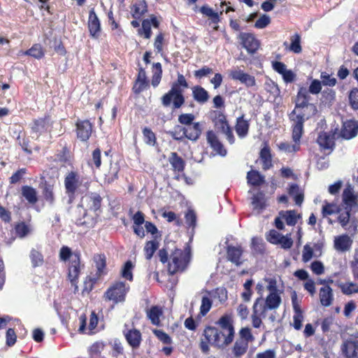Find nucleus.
Wrapping results in <instances>:
<instances>
[{
	"mask_svg": "<svg viewBox=\"0 0 358 358\" xmlns=\"http://www.w3.org/2000/svg\"><path fill=\"white\" fill-rule=\"evenodd\" d=\"M145 143L150 146H155L157 144L156 134L149 127H145L142 130Z\"/></svg>",
	"mask_w": 358,
	"mask_h": 358,
	"instance_id": "nucleus-53",
	"label": "nucleus"
},
{
	"mask_svg": "<svg viewBox=\"0 0 358 358\" xmlns=\"http://www.w3.org/2000/svg\"><path fill=\"white\" fill-rule=\"evenodd\" d=\"M192 259L189 246L187 245L183 250L176 248L169 257L167 264V271L173 275L177 273L184 272L188 267Z\"/></svg>",
	"mask_w": 358,
	"mask_h": 358,
	"instance_id": "nucleus-4",
	"label": "nucleus"
},
{
	"mask_svg": "<svg viewBox=\"0 0 358 358\" xmlns=\"http://www.w3.org/2000/svg\"><path fill=\"white\" fill-rule=\"evenodd\" d=\"M352 243V239L347 234L336 236L334 241V248L341 252L349 250L351 248Z\"/></svg>",
	"mask_w": 358,
	"mask_h": 358,
	"instance_id": "nucleus-35",
	"label": "nucleus"
},
{
	"mask_svg": "<svg viewBox=\"0 0 358 358\" xmlns=\"http://www.w3.org/2000/svg\"><path fill=\"white\" fill-rule=\"evenodd\" d=\"M152 76L151 83L154 87H156L159 85L161 82L162 77V64L159 62L154 63L152 65Z\"/></svg>",
	"mask_w": 358,
	"mask_h": 358,
	"instance_id": "nucleus-47",
	"label": "nucleus"
},
{
	"mask_svg": "<svg viewBox=\"0 0 358 358\" xmlns=\"http://www.w3.org/2000/svg\"><path fill=\"white\" fill-rule=\"evenodd\" d=\"M291 131L292 139L294 143L290 144L288 142H281L278 145V149L286 153L296 152L299 151L301 148V139L303 133L294 128H291Z\"/></svg>",
	"mask_w": 358,
	"mask_h": 358,
	"instance_id": "nucleus-13",
	"label": "nucleus"
},
{
	"mask_svg": "<svg viewBox=\"0 0 358 358\" xmlns=\"http://www.w3.org/2000/svg\"><path fill=\"white\" fill-rule=\"evenodd\" d=\"M229 77L234 80H238L247 87H254L256 85L255 78L242 70H231Z\"/></svg>",
	"mask_w": 358,
	"mask_h": 358,
	"instance_id": "nucleus-21",
	"label": "nucleus"
},
{
	"mask_svg": "<svg viewBox=\"0 0 358 358\" xmlns=\"http://www.w3.org/2000/svg\"><path fill=\"white\" fill-rule=\"evenodd\" d=\"M310 99L307 89L300 87L296 96L294 108L288 115L291 128L304 133V122L317 113L315 105L310 103Z\"/></svg>",
	"mask_w": 358,
	"mask_h": 358,
	"instance_id": "nucleus-2",
	"label": "nucleus"
},
{
	"mask_svg": "<svg viewBox=\"0 0 358 358\" xmlns=\"http://www.w3.org/2000/svg\"><path fill=\"white\" fill-rule=\"evenodd\" d=\"M123 334L130 346L133 348H138L142 341L141 333L136 329H125Z\"/></svg>",
	"mask_w": 358,
	"mask_h": 358,
	"instance_id": "nucleus-29",
	"label": "nucleus"
},
{
	"mask_svg": "<svg viewBox=\"0 0 358 358\" xmlns=\"http://www.w3.org/2000/svg\"><path fill=\"white\" fill-rule=\"evenodd\" d=\"M160 22L155 15H150L149 19H145L142 21V27L138 29V34L140 36H143L146 39L150 38L152 36L151 27L155 29H159Z\"/></svg>",
	"mask_w": 358,
	"mask_h": 358,
	"instance_id": "nucleus-20",
	"label": "nucleus"
},
{
	"mask_svg": "<svg viewBox=\"0 0 358 358\" xmlns=\"http://www.w3.org/2000/svg\"><path fill=\"white\" fill-rule=\"evenodd\" d=\"M338 129L331 130L329 132L322 131L319 134L317 143L323 150H333L335 147V141L338 137Z\"/></svg>",
	"mask_w": 358,
	"mask_h": 358,
	"instance_id": "nucleus-16",
	"label": "nucleus"
},
{
	"mask_svg": "<svg viewBox=\"0 0 358 358\" xmlns=\"http://www.w3.org/2000/svg\"><path fill=\"white\" fill-rule=\"evenodd\" d=\"M247 182L249 185L259 187L265 182V178L257 170H250L247 173Z\"/></svg>",
	"mask_w": 358,
	"mask_h": 358,
	"instance_id": "nucleus-37",
	"label": "nucleus"
},
{
	"mask_svg": "<svg viewBox=\"0 0 358 358\" xmlns=\"http://www.w3.org/2000/svg\"><path fill=\"white\" fill-rule=\"evenodd\" d=\"M64 184L65 192L71 201H73L76 196L80 193L81 188L87 190L91 182L82 176L77 171H71L64 176Z\"/></svg>",
	"mask_w": 358,
	"mask_h": 358,
	"instance_id": "nucleus-5",
	"label": "nucleus"
},
{
	"mask_svg": "<svg viewBox=\"0 0 358 358\" xmlns=\"http://www.w3.org/2000/svg\"><path fill=\"white\" fill-rule=\"evenodd\" d=\"M120 167L117 165H113L111 163L109 166L108 171L105 173L103 178V182L106 185H110L118 179V174L120 172Z\"/></svg>",
	"mask_w": 358,
	"mask_h": 358,
	"instance_id": "nucleus-42",
	"label": "nucleus"
},
{
	"mask_svg": "<svg viewBox=\"0 0 358 358\" xmlns=\"http://www.w3.org/2000/svg\"><path fill=\"white\" fill-rule=\"evenodd\" d=\"M351 211H354V210H350V208H347L345 207L344 210L339 209L338 211L339 213L338 217V221L339 222L341 225L347 230H350V228H348L347 225L350 222Z\"/></svg>",
	"mask_w": 358,
	"mask_h": 358,
	"instance_id": "nucleus-51",
	"label": "nucleus"
},
{
	"mask_svg": "<svg viewBox=\"0 0 358 358\" xmlns=\"http://www.w3.org/2000/svg\"><path fill=\"white\" fill-rule=\"evenodd\" d=\"M147 11L148 5L145 0L135 3L131 7V16L136 20H141Z\"/></svg>",
	"mask_w": 358,
	"mask_h": 358,
	"instance_id": "nucleus-39",
	"label": "nucleus"
},
{
	"mask_svg": "<svg viewBox=\"0 0 358 358\" xmlns=\"http://www.w3.org/2000/svg\"><path fill=\"white\" fill-rule=\"evenodd\" d=\"M343 201L345 208L354 210V212L358 210L357 197L354 194L350 187L344 189L343 192Z\"/></svg>",
	"mask_w": 358,
	"mask_h": 358,
	"instance_id": "nucleus-28",
	"label": "nucleus"
},
{
	"mask_svg": "<svg viewBox=\"0 0 358 358\" xmlns=\"http://www.w3.org/2000/svg\"><path fill=\"white\" fill-rule=\"evenodd\" d=\"M290 45L289 50L296 54H299L302 52V47L301 45V36L299 33H295L290 36Z\"/></svg>",
	"mask_w": 358,
	"mask_h": 358,
	"instance_id": "nucleus-48",
	"label": "nucleus"
},
{
	"mask_svg": "<svg viewBox=\"0 0 358 358\" xmlns=\"http://www.w3.org/2000/svg\"><path fill=\"white\" fill-rule=\"evenodd\" d=\"M259 159L261 160L264 171H267L273 167L271 149L267 142L264 143V146L260 150Z\"/></svg>",
	"mask_w": 358,
	"mask_h": 358,
	"instance_id": "nucleus-25",
	"label": "nucleus"
},
{
	"mask_svg": "<svg viewBox=\"0 0 358 358\" xmlns=\"http://www.w3.org/2000/svg\"><path fill=\"white\" fill-rule=\"evenodd\" d=\"M216 324L219 328L208 326L203 331L205 340L201 341L200 348L205 354L210 350L209 344L218 348H224L234 341L235 329L230 315H222L216 322Z\"/></svg>",
	"mask_w": 358,
	"mask_h": 358,
	"instance_id": "nucleus-1",
	"label": "nucleus"
},
{
	"mask_svg": "<svg viewBox=\"0 0 358 358\" xmlns=\"http://www.w3.org/2000/svg\"><path fill=\"white\" fill-rule=\"evenodd\" d=\"M255 341L251 329L242 327L238 331V337L236 340L231 349L232 354L236 358H241L248 351L249 343Z\"/></svg>",
	"mask_w": 358,
	"mask_h": 358,
	"instance_id": "nucleus-7",
	"label": "nucleus"
},
{
	"mask_svg": "<svg viewBox=\"0 0 358 358\" xmlns=\"http://www.w3.org/2000/svg\"><path fill=\"white\" fill-rule=\"evenodd\" d=\"M76 134L78 140L87 142L93 133V124L89 120L78 119L75 124Z\"/></svg>",
	"mask_w": 358,
	"mask_h": 358,
	"instance_id": "nucleus-12",
	"label": "nucleus"
},
{
	"mask_svg": "<svg viewBox=\"0 0 358 358\" xmlns=\"http://www.w3.org/2000/svg\"><path fill=\"white\" fill-rule=\"evenodd\" d=\"M87 27L90 36L94 38H98L101 33V23L94 8H92L89 13Z\"/></svg>",
	"mask_w": 358,
	"mask_h": 358,
	"instance_id": "nucleus-23",
	"label": "nucleus"
},
{
	"mask_svg": "<svg viewBox=\"0 0 358 358\" xmlns=\"http://www.w3.org/2000/svg\"><path fill=\"white\" fill-rule=\"evenodd\" d=\"M171 87L184 91L185 89L189 87V85L185 77L182 74L178 73L177 80L171 84Z\"/></svg>",
	"mask_w": 358,
	"mask_h": 358,
	"instance_id": "nucleus-63",
	"label": "nucleus"
},
{
	"mask_svg": "<svg viewBox=\"0 0 358 358\" xmlns=\"http://www.w3.org/2000/svg\"><path fill=\"white\" fill-rule=\"evenodd\" d=\"M345 358H358V331L351 334L341 345Z\"/></svg>",
	"mask_w": 358,
	"mask_h": 358,
	"instance_id": "nucleus-11",
	"label": "nucleus"
},
{
	"mask_svg": "<svg viewBox=\"0 0 358 358\" xmlns=\"http://www.w3.org/2000/svg\"><path fill=\"white\" fill-rule=\"evenodd\" d=\"M168 161L171 166L172 171L176 174L174 179L179 180L182 176L185 179L187 178L183 173L186 162L176 152H171L170 153Z\"/></svg>",
	"mask_w": 358,
	"mask_h": 358,
	"instance_id": "nucleus-15",
	"label": "nucleus"
},
{
	"mask_svg": "<svg viewBox=\"0 0 358 358\" xmlns=\"http://www.w3.org/2000/svg\"><path fill=\"white\" fill-rule=\"evenodd\" d=\"M206 139L208 143L214 151L221 156L226 155L227 150L224 149L222 143L220 141L217 136L213 131L209 130L206 132Z\"/></svg>",
	"mask_w": 358,
	"mask_h": 358,
	"instance_id": "nucleus-27",
	"label": "nucleus"
},
{
	"mask_svg": "<svg viewBox=\"0 0 358 358\" xmlns=\"http://www.w3.org/2000/svg\"><path fill=\"white\" fill-rule=\"evenodd\" d=\"M14 229L16 236L20 238H23L28 236L31 231L30 225L23 221L17 222L15 224Z\"/></svg>",
	"mask_w": 358,
	"mask_h": 358,
	"instance_id": "nucleus-46",
	"label": "nucleus"
},
{
	"mask_svg": "<svg viewBox=\"0 0 358 358\" xmlns=\"http://www.w3.org/2000/svg\"><path fill=\"white\" fill-rule=\"evenodd\" d=\"M212 114H213L212 121L215 126L218 127L221 131L224 130V128L229 125L224 111L213 110Z\"/></svg>",
	"mask_w": 358,
	"mask_h": 358,
	"instance_id": "nucleus-38",
	"label": "nucleus"
},
{
	"mask_svg": "<svg viewBox=\"0 0 358 358\" xmlns=\"http://www.w3.org/2000/svg\"><path fill=\"white\" fill-rule=\"evenodd\" d=\"M53 122L50 114H45L43 117L34 119L29 124L31 132L36 134L37 137L50 131Z\"/></svg>",
	"mask_w": 358,
	"mask_h": 358,
	"instance_id": "nucleus-10",
	"label": "nucleus"
},
{
	"mask_svg": "<svg viewBox=\"0 0 358 358\" xmlns=\"http://www.w3.org/2000/svg\"><path fill=\"white\" fill-rule=\"evenodd\" d=\"M105 346L106 344L103 341L94 342L92 345H90L88 350L90 357L93 358L99 357Z\"/></svg>",
	"mask_w": 358,
	"mask_h": 358,
	"instance_id": "nucleus-55",
	"label": "nucleus"
},
{
	"mask_svg": "<svg viewBox=\"0 0 358 358\" xmlns=\"http://www.w3.org/2000/svg\"><path fill=\"white\" fill-rule=\"evenodd\" d=\"M81 255L80 251H75L73 259H70L68 268V277L71 285L76 286L79 275L80 274Z\"/></svg>",
	"mask_w": 358,
	"mask_h": 358,
	"instance_id": "nucleus-14",
	"label": "nucleus"
},
{
	"mask_svg": "<svg viewBox=\"0 0 358 358\" xmlns=\"http://www.w3.org/2000/svg\"><path fill=\"white\" fill-rule=\"evenodd\" d=\"M252 203L255 209L263 210L266 207L264 194L262 192H258L252 197Z\"/></svg>",
	"mask_w": 358,
	"mask_h": 358,
	"instance_id": "nucleus-59",
	"label": "nucleus"
},
{
	"mask_svg": "<svg viewBox=\"0 0 358 358\" xmlns=\"http://www.w3.org/2000/svg\"><path fill=\"white\" fill-rule=\"evenodd\" d=\"M238 39L248 53H255L259 48V42L252 34L242 32L238 36Z\"/></svg>",
	"mask_w": 358,
	"mask_h": 358,
	"instance_id": "nucleus-19",
	"label": "nucleus"
},
{
	"mask_svg": "<svg viewBox=\"0 0 358 358\" xmlns=\"http://www.w3.org/2000/svg\"><path fill=\"white\" fill-rule=\"evenodd\" d=\"M227 259L237 266L243 264L241 260L243 249L241 245H227L226 248Z\"/></svg>",
	"mask_w": 358,
	"mask_h": 358,
	"instance_id": "nucleus-22",
	"label": "nucleus"
},
{
	"mask_svg": "<svg viewBox=\"0 0 358 358\" xmlns=\"http://www.w3.org/2000/svg\"><path fill=\"white\" fill-rule=\"evenodd\" d=\"M200 12L209 17L213 24H217L220 22V15H222V11L220 13L215 12L213 8L208 5H203L200 8Z\"/></svg>",
	"mask_w": 358,
	"mask_h": 358,
	"instance_id": "nucleus-43",
	"label": "nucleus"
},
{
	"mask_svg": "<svg viewBox=\"0 0 358 358\" xmlns=\"http://www.w3.org/2000/svg\"><path fill=\"white\" fill-rule=\"evenodd\" d=\"M282 302V299L280 294L269 293L264 302L262 298V301L259 302V308L263 309L264 311L268 310H275L277 309Z\"/></svg>",
	"mask_w": 358,
	"mask_h": 358,
	"instance_id": "nucleus-24",
	"label": "nucleus"
},
{
	"mask_svg": "<svg viewBox=\"0 0 358 358\" xmlns=\"http://www.w3.org/2000/svg\"><path fill=\"white\" fill-rule=\"evenodd\" d=\"M129 290L130 286L125 282L115 281L107 289L104 293V297L114 303H122L125 301Z\"/></svg>",
	"mask_w": 358,
	"mask_h": 358,
	"instance_id": "nucleus-8",
	"label": "nucleus"
},
{
	"mask_svg": "<svg viewBox=\"0 0 358 358\" xmlns=\"http://www.w3.org/2000/svg\"><path fill=\"white\" fill-rule=\"evenodd\" d=\"M102 197L99 193L89 192L82 199V203L78 205L76 208L74 217V222L78 226H83L87 228L93 227L96 223L95 217L89 216L87 211L94 212L98 215L97 212L100 211L102 203Z\"/></svg>",
	"mask_w": 358,
	"mask_h": 358,
	"instance_id": "nucleus-3",
	"label": "nucleus"
},
{
	"mask_svg": "<svg viewBox=\"0 0 358 358\" xmlns=\"http://www.w3.org/2000/svg\"><path fill=\"white\" fill-rule=\"evenodd\" d=\"M287 192L294 199L296 205L301 206L304 199L303 192L296 183H291L287 189Z\"/></svg>",
	"mask_w": 358,
	"mask_h": 358,
	"instance_id": "nucleus-36",
	"label": "nucleus"
},
{
	"mask_svg": "<svg viewBox=\"0 0 358 358\" xmlns=\"http://www.w3.org/2000/svg\"><path fill=\"white\" fill-rule=\"evenodd\" d=\"M89 167L94 169H100L101 166V150L100 148H95L87 162Z\"/></svg>",
	"mask_w": 358,
	"mask_h": 358,
	"instance_id": "nucleus-40",
	"label": "nucleus"
},
{
	"mask_svg": "<svg viewBox=\"0 0 358 358\" xmlns=\"http://www.w3.org/2000/svg\"><path fill=\"white\" fill-rule=\"evenodd\" d=\"M202 133V126L200 122H196L189 125H176L174 129L169 132L173 139L182 141L187 138L191 141H196Z\"/></svg>",
	"mask_w": 358,
	"mask_h": 358,
	"instance_id": "nucleus-6",
	"label": "nucleus"
},
{
	"mask_svg": "<svg viewBox=\"0 0 358 358\" xmlns=\"http://www.w3.org/2000/svg\"><path fill=\"white\" fill-rule=\"evenodd\" d=\"M262 301V297L257 298L252 306V313L251 315L252 324L253 327L259 328L262 324V318L266 317V311H262L263 309L259 308V302Z\"/></svg>",
	"mask_w": 358,
	"mask_h": 358,
	"instance_id": "nucleus-26",
	"label": "nucleus"
},
{
	"mask_svg": "<svg viewBox=\"0 0 358 358\" xmlns=\"http://www.w3.org/2000/svg\"><path fill=\"white\" fill-rule=\"evenodd\" d=\"M21 196L31 205H35L38 201L37 190L30 185L21 187Z\"/></svg>",
	"mask_w": 358,
	"mask_h": 358,
	"instance_id": "nucleus-30",
	"label": "nucleus"
},
{
	"mask_svg": "<svg viewBox=\"0 0 358 358\" xmlns=\"http://www.w3.org/2000/svg\"><path fill=\"white\" fill-rule=\"evenodd\" d=\"M341 291L344 295H352L358 293V284L346 281L343 285H341Z\"/></svg>",
	"mask_w": 358,
	"mask_h": 358,
	"instance_id": "nucleus-54",
	"label": "nucleus"
},
{
	"mask_svg": "<svg viewBox=\"0 0 358 358\" xmlns=\"http://www.w3.org/2000/svg\"><path fill=\"white\" fill-rule=\"evenodd\" d=\"M134 268V264H132L131 261L128 260L127 261L121 270V276L131 282L134 280V275H133V269Z\"/></svg>",
	"mask_w": 358,
	"mask_h": 358,
	"instance_id": "nucleus-52",
	"label": "nucleus"
},
{
	"mask_svg": "<svg viewBox=\"0 0 358 358\" xmlns=\"http://www.w3.org/2000/svg\"><path fill=\"white\" fill-rule=\"evenodd\" d=\"M321 83L322 85L327 87H334L337 84L336 79L327 72H322L320 74Z\"/></svg>",
	"mask_w": 358,
	"mask_h": 358,
	"instance_id": "nucleus-61",
	"label": "nucleus"
},
{
	"mask_svg": "<svg viewBox=\"0 0 358 358\" xmlns=\"http://www.w3.org/2000/svg\"><path fill=\"white\" fill-rule=\"evenodd\" d=\"M29 257L32 266L34 268L41 266L44 263L43 255L36 249L32 248L31 250Z\"/></svg>",
	"mask_w": 358,
	"mask_h": 358,
	"instance_id": "nucleus-49",
	"label": "nucleus"
},
{
	"mask_svg": "<svg viewBox=\"0 0 358 358\" xmlns=\"http://www.w3.org/2000/svg\"><path fill=\"white\" fill-rule=\"evenodd\" d=\"M251 249L254 255H263L265 252V244L262 238L253 237L251 241Z\"/></svg>",
	"mask_w": 358,
	"mask_h": 358,
	"instance_id": "nucleus-50",
	"label": "nucleus"
},
{
	"mask_svg": "<svg viewBox=\"0 0 358 358\" xmlns=\"http://www.w3.org/2000/svg\"><path fill=\"white\" fill-rule=\"evenodd\" d=\"M159 247V242L157 239H153L145 242L143 252L145 257L147 260H150L153 257L155 252Z\"/></svg>",
	"mask_w": 358,
	"mask_h": 358,
	"instance_id": "nucleus-41",
	"label": "nucleus"
},
{
	"mask_svg": "<svg viewBox=\"0 0 358 358\" xmlns=\"http://www.w3.org/2000/svg\"><path fill=\"white\" fill-rule=\"evenodd\" d=\"M22 55L31 56L34 58L40 59L44 57L45 52L41 44L35 43L31 48L22 52Z\"/></svg>",
	"mask_w": 358,
	"mask_h": 358,
	"instance_id": "nucleus-44",
	"label": "nucleus"
},
{
	"mask_svg": "<svg viewBox=\"0 0 358 358\" xmlns=\"http://www.w3.org/2000/svg\"><path fill=\"white\" fill-rule=\"evenodd\" d=\"M358 134V122L354 120H346L343 122L338 137L350 140Z\"/></svg>",
	"mask_w": 358,
	"mask_h": 358,
	"instance_id": "nucleus-18",
	"label": "nucleus"
},
{
	"mask_svg": "<svg viewBox=\"0 0 358 358\" xmlns=\"http://www.w3.org/2000/svg\"><path fill=\"white\" fill-rule=\"evenodd\" d=\"M319 298L320 302L322 306H330L334 301V293L331 287L328 285L322 287L320 289Z\"/></svg>",
	"mask_w": 358,
	"mask_h": 358,
	"instance_id": "nucleus-31",
	"label": "nucleus"
},
{
	"mask_svg": "<svg viewBox=\"0 0 358 358\" xmlns=\"http://www.w3.org/2000/svg\"><path fill=\"white\" fill-rule=\"evenodd\" d=\"M192 94L194 100L199 104L206 103L210 99L208 92L201 85H195L192 87Z\"/></svg>",
	"mask_w": 358,
	"mask_h": 358,
	"instance_id": "nucleus-32",
	"label": "nucleus"
},
{
	"mask_svg": "<svg viewBox=\"0 0 358 358\" xmlns=\"http://www.w3.org/2000/svg\"><path fill=\"white\" fill-rule=\"evenodd\" d=\"M40 187L42 189V195L44 200L50 205H53L55 201V195L54 193V185L45 180L41 182Z\"/></svg>",
	"mask_w": 358,
	"mask_h": 358,
	"instance_id": "nucleus-34",
	"label": "nucleus"
},
{
	"mask_svg": "<svg viewBox=\"0 0 358 358\" xmlns=\"http://www.w3.org/2000/svg\"><path fill=\"white\" fill-rule=\"evenodd\" d=\"M162 310L157 306H152L148 312V318L152 324L158 325L159 323V316L162 315Z\"/></svg>",
	"mask_w": 358,
	"mask_h": 358,
	"instance_id": "nucleus-58",
	"label": "nucleus"
},
{
	"mask_svg": "<svg viewBox=\"0 0 358 358\" xmlns=\"http://www.w3.org/2000/svg\"><path fill=\"white\" fill-rule=\"evenodd\" d=\"M250 122L245 119V115L243 114L236 118L235 130L240 138H245L249 132Z\"/></svg>",
	"mask_w": 358,
	"mask_h": 358,
	"instance_id": "nucleus-33",
	"label": "nucleus"
},
{
	"mask_svg": "<svg viewBox=\"0 0 358 358\" xmlns=\"http://www.w3.org/2000/svg\"><path fill=\"white\" fill-rule=\"evenodd\" d=\"M149 87V81L148 79H138L136 78L132 90L134 94H138L142 92L144 90Z\"/></svg>",
	"mask_w": 358,
	"mask_h": 358,
	"instance_id": "nucleus-57",
	"label": "nucleus"
},
{
	"mask_svg": "<svg viewBox=\"0 0 358 358\" xmlns=\"http://www.w3.org/2000/svg\"><path fill=\"white\" fill-rule=\"evenodd\" d=\"M213 301L207 296H203L201 299V304L200 306V315L205 316L210 310L212 307Z\"/></svg>",
	"mask_w": 358,
	"mask_h": 358,
	"instance_id": "nucleus-62",
	"label": "nucleus"
},
{
	"mask_svg": "<svg viewBox=\"0 0 358 358\" xmlns=\"http://www.w3.org/2000/svg\"><path fill=\"white\" fill-rule=\"evenodd\" d=\"M349 101L351 108L354 110L358 109V89L353 88L349 94Z\"/></svg>",
	"mask_w": 358,
	"mask_h": 358,
	"instance_id": "nucleus-64",
	"label": "nucleus"
},
{
	"mask_svg": "<svg viewBox=\"0 0 358 358\" xmlns=\"http://www.w3.org/2000/svg\"><path fill=\"white\" fill-rule=\"evenodd\" d=\"M74 160L75 156L71 150V147L65 143L62 150L57 151L54 162L60 163L62 166H69L73 167Z\"/></svg>",
	"mask_w": 358,
	"mask_h": 358,
	"instance_id": "nucleus-17",
	"label": "nucleus"
},
{
	"mask_svg": "<svg viewBox=\"0 0 358 358\" xmlns=\"http://www.w3.org/2000/svg\"><path fill=\"white\" fill-rule=\"evenodd\" d=\"M280 215L285 219L286 224L289 226H294L297 222V217L294 210L280 212Z\"/></svg>",
	"mask_w": 358,
	"mask_h": 358,
	"instance_id": "nucleus-56",
	"label": "nucleus"
},
{
	"mask_svg": "<svg viewBox=\"0 0 358 358\" xmlns=\"http://www.w3.org/2000/svg\"><path fill=\"white\" fill-rule=\"evenodd\" d=\"M160 100L164 108H171L172 110H176L185 104V96L182 90L171 87V89L162 96Z\"/></svg>",
	"mask_w": 358,
	"mask_h": 358,
	"instance_id": "nucleus-9",
	"label": "nucleus"
},
{
	"mask_svg": "<svg viewBox=\"0 0 358 358\" xmlns=\"http://www.w3.org/2000/svg\"><path fill=\"white\" fill-rule=\"evenodd\" d=\"M74 255L75 252H72L69 247L63 245L60 248L59 257L62 262H66L68 260L70 262V259H73Z\"/></svg>",
	"mask_w": 358,
	"mask_h": 358,
	"instance_id": "nucleus-60",
	"label": "nucleus"
},
{
	"mask_svg": "<svg viewBox=\"0 0 358 358\" xmlns=\"http://www.w3.org/2000/svg\"><path fill=\"white\" fill-rule=\"evenodd\" d=\"M94 262L97 268L96 275L99 278L104 273L106 267V257L103 254H97L94 256Z\"/></svg>",
	"mask_w": 358,
	"mask_h": 358,
	"instance_id": "nucleus-45",
	"label": "nucleus"
}]
</instances>
